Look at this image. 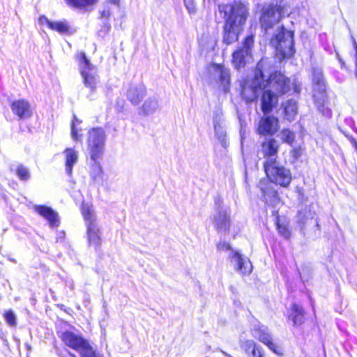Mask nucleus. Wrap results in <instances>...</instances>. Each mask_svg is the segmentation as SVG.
<instances>
[{
  "mask_svg": "<svg viewBox=\"0 0 357 357\" xmlns=\"http://www.w3.org/2000/svg\"><path fill=\"white\" fill-rule=\"evenodd\" d=\"M265 60L264 58L259 60L250 81L245 82L241 86V96L247 103L257 101L259 92L264 88L274 89L275 92L281 96L287 94L291 88L294 93L297 95L301 93V84L296 82L291 83V78L280 70L271 72L265 79L263 71Z\"/></svg>",
  "mask_w": 357,
  "mask_h": 357,
  "instance_id": "f257e3e1",
  "label": "nucleus"
},
{
  "mask_svg": "<svg viewBox=\"0 0 357 357\" xmlns=\"http://www.w3.org/2000/svg\"><path fill=\"white\" fill-rule=\"evenodd\" d=\"M248 16V9L243 3L235 2L230 6L223 25V43L229 45L238 40Z\"/></svg>",
  "mask_w": 357,
  "mask_h": 357,
  "instance_id": "f03ea898",
  "label": "nucleus"
},
{
  "mask_svg": "<svg viewBox=\"0 0 357 357\" xmlns=\"http://www.w3.org/2000/svg\"><path fill=\"white\" fill-rule=\"evenodd\" d=\"M270 45L275 49L280 61L291 59L296 52L294 31L280 26L278 33L271 38Z\"/></svg>",
  "mask_w": 357,
  "mask_h": 357,
  "instance_id": "7ed1b4c3",
  "label": "nucleus"
},
{
  "mask_svg": "<svg viewBox=\"0 0 357 357\" xmlns=\"http://www.w3.org/2000/svg\"><path fill=\"white\" fill-rule=\"evenodd\" d=\"M82 214L86 227V237L89 245L98 250L101 246L102 233L97 222L96 213L92 206L87 203H83Z\"/></svg>",
  "mask_w": 357,
  "mask_h": 357,
  "instance_id": "20e7f679",
  "label": "nucleus"
},
{
  "mask_svg": "<svg viewBox=\"0 0 357 357\" xmlns=\"http://www.w3.org/2000/svg\"><path fill=\"white\" fill-rule=\"evenodd\" d=\"M265 172L270 181L282 187L287 188L292 180L290 169L284 167L277 158H267L264 164Z\"/></svg>",
  "mask_w": 357,
  "mask_h": 357,
  "instance_id": "39448f33",
  "label": "nucleus"
},
{
  "mask_svg": "<svg viewBox=\"0 0 357 357\" xmlns=\"http://www.w3.org/2000/svg\"><path fill=\"white\" fill-rule=\"evenodd\" d=\"M61 338L66 346L79 352L82 357H98L81 333L66 331L61 334Z\"/></svg>",
  "mask_w": 357,
  "mask_h": 357,
  "instance_id": "423d86ee",
  "label": "nucleus"
},
{
  "mask_svg": "<svg viewBox=\"0 0 357 357\" xmlns=\"http://www.w3.org/2000/svg\"><path fill=\"white\" fill-rule=\"evenodd\" d=\"M285 6L282 4L271 3L261 13L259 23L264 33L273 29L284 15Z\"/></svg>",
  "mask_w": 357,
  "mask_h": 357,
  "instance_id": "0eeeda50",
  "label": "nucleus"
},
{
  "mask_svg": "<svg viewBox=\"0 0 357 357\" xmlns=\"http://www.w3.org/2000/svg\"><path fill=\"white\" fill-rule=\"evenodd\" d=\"M219 250L230 251L229 259L231 263L234 266V269L242 275H249L252 271V265L250 259L243 257L237 251L231 249L229 243L227 242H220L217 245Z\"/></svg>",
  "mask_w": 357,
  "mask_h": 357,
  "instance_id": "6e6552de",
  "label": "nucleus"
},
{
  "mask_svg": "<svg viewBox=\"0 0 357 357\" xmlns=\"http://www.w3.org/2000/svg\"><path fill=\"white\" fill-rule=\"evenodd\" d=\"M254 43V35H248L243 38L241 46L237 47V49L233 52L231 54V63L234 68L239 70L245 66L246 58L252 56Z\"/></svg>",
  "mask_w": 357,
  "mask_h": 357,
  "instance_id": "1a4fd4ad",
  "label": "nucleus"
},
{
  "mask_svg": "<svg viewBox=\"0 0 357 357\" xmlns=\"http://www.w3.org/2000/svg\"><path fill=\"white\" fill-rule=\"evenodd\" d=\"M213 220L217 230L227 231L229 229L231 224L229 208L220 200L215 202V211L213 215Z\"/></svg>",
  "mask_w": 357,
  "mask_h": 357,
  "instance_id": "9d476101",
  "label": "nucleus"
},
{
  "mask_svg": "<svg viewBox=\"0 0 357 357\" xmlns=\"http://www.w3.org/2000/svg\"><path fill=\"white\" fill-rule=\"evenodd\" d=\"M264 115L259 121L256 132L261 136H273L279 130V119L273 115Z\"/></svg>",
  "mask_w": 357,
  "mask_h": 357,
  "instance_id": "9b49d317",
  "label": "nucleus"
},
{
  "mask_svg": "<svg viewBox=\"0 0 357 357\" xmlns=\"http://www.w3.org/2000/svg\"><path fill=\"white\" fill-rule=\"evenodd\" d=\"M280 96L271 89L264 88L259 92L261 110L264 114H270L278 105Z\"/></svg>",
  "mask_w": 357,
  "mask_h": 357,
  "instance_id": "f8f14e48",
  "label": "nucleus"
},
{
  "mask_svg": "<svg viewBox=\"0 0 357 357\" xmlns=\"http://www.w3.org/2000/svg\"><path fill=\"white\" fill-rule=\"evenodd\" d=\"M87 143L91 156L101 155L105 145V137L102 132L98 128L92 129L89 132Z\"/></svg>",
  "mask_w": 357,
  "mask_h": 357,
  "instance_id": "ddd939ff",
  "label": "nucleus"
},
{
  "mask_svg": "<svg viewBox=\"0 0 357 357\" xmlns=\"http://www.w3.org/2000/svg\"><path fill=\"white\" fill-rule=\"evenodd\" d=\"M10 109L14 115L19 119H29L32 116V109L29 101L21 98L13 100L10 103Z\"/></svg>",
  "mask_w": 357,
  "mask_h": 357,
  "instance_id": "4468645a",
  "label": "nucleus"
},
{
  "mask_svg": "<svg viewBox=\"0 0 357 357\" xmlns=\"http://www.w3.org/2000/svg\"><path fill=\"white\" fill-rule=\"evenodd\" d=\"M146 95V88L143 84L138 86L130 85L126 93L127 99L133 105H139Z\"/></svg>",
  "mask_w": 357,
  "mask_h": 357,
  "instance_id": "2eb2a0df",
  "label": "nucleus"
},
{
  "mask_svg": "<svg viewBox=\"0 0 357 357\" xmlns=\"http://www.w3.org/2000/svg\"><path fill=\"white\" fill-rule=\"evenodd\" d=\"M209 66L213 68L214 73L218 74V82L225 89L230 85V70L225 67L224 63H211Z\"/></svg>",
  "mask_w": 357,
  "mask_h": 357,
  "instance_id": "dca6fc26",
  "label": "nucleus"
},
{
  "mask_svg": "<svg viewBox=\"0 0 357 357\" xmlns=\"http://www.w3.org/2000/svg\"><path fill=\"white\" fill-rule=\"evenodd\" d=\"M34 211L45 218L51 227H57L59 224L58 214L50 207L46 206H34Z\"/></svg>",
  "mask_w": 357,
  "mask_h": 357,
  "instance_id": "f3484780",
  "label": "nucleus"
},
{
  "mask_svg": "<svg viewBox=\"0 0 357 357\" xmlns=\"http://www.w3.org/2000/svg\"><path fill=\"white\" fill-rule=\"evenodd\" d=\"M261 189L267 204L273 206L274 208L281 205V201L278 192L272 185L264 186V184L261 183Z\"/></svg>",
  "mask_w": 357,
  "mask_h": 357,
  "instance_id": "a211bd4d",
  "label": "nucleus"
},
{
  "mask_svg": "<svg viewBox=\"0 0 357 357\" xmlns=\"http://www.w3.org/2000/svg\"><path fill=\"white\" fill-rule=\"evenodd\" d=\"M46 24L49 29L58 32L61 35H71L75 32L67 21L52 22L46 18Z\"/></svg>",
  "mask_w": 357,
  "mask_h": 357,
  "instance_id": "6ab92c4d",
  "label": "nucleus"
},
{
  "mask_svg": "<svg viewBox=\"0 0 357 357\" xmlns=\"http://www.w3.org/2000/svg\"><path fill=\"white\" fill-rule=\"evenodd\" d=\"M253 336L258 338L261 342L268 347L272 351H275L276 346L272 342V337L268 333V329L264 326H259L258 328H255L252 332Z\"/></svg>",
  "mask_w": 357,
  "mask_h": 357,
  "instance_id": "aec40b11",
  "label": "nucleus"
},
{
  "mask_svg": "<svg viewBox=\"0 0 357 357\" xmlns=\"http://www.w3.org/2000/svg\"><path fill=\"white\" fill-rule=\"evenodd\" d=\"M284 116L289 121L294 119L298 113L297 102L293 99H289L282 103Z\"/></svg>",
  "mask_w": 357,
  "mask_h": 357,
  "instance_id": "412c9836",
  "label": "nucleus"
},
{
  "mask_svg": "<svg viewBox=\"0 0 357 357\" xmlns=\"http://www.w3.org/2000/svg\"><path fill=\"white\" fill-rule=\"evenodd\" d=\"M71 8L87 10L98 3L99 0H64Z\"/></svg>",
  "mask_w": 357,
  "mask_h": 357,
  "instance_id": "4be33fe9",
  "label": "nucleus"
},
{
  "mask_svg": "<svg viewBox=\"0 0 357 357\" xmlns=\"http://www.w3.org/2000/svg\"><path fill=\"white\" fill-rule=\"evenodd\" d=\"M261 147L264 156H274L278 153L279 145L275 139L268 138L261 143Z\"/></svg>",
  "mask_w": 357,
  "mask_h": 357,
  "instance_id": "5701e85b",
  "label": "nucleus"
},
{
  "mask_svg": "<svg viewBox=\"0 0 357 357\" xmlns=\"http://www.w3.org/2000/svg\"><path fill=\"white\" fill-rule=\"evenodd\" d=\"M158 107V102L153 99L146 100L139 108V114L143 116L153 114Z\"/></svg>",
  "mask_w": 357,
  "mask_h": 357,
  "instance_id": "b1692460",
  "label": "nucleus"
},
{
  "mask_svg": "<svg viewBox=\"0 0 357 357\" xmlns=\"http://www.w3.org/2000/svg\"><path fill=\"white\" fill-rule=\"evenodd\" d=\"M89 70H80V74L83 78V82L86 87L90 88L91 91H95L96 89V78L93 74L89 73Z\"/></svg>",
  "mask_w": 357,
  "mask_h": 357,
  "instance_id": "393cba45",
  "label": "nucleus"
},
{
  "mask_svg": "<svg viewBox=\"0 0 357 357\" xmlns=\"http://www.w3.org/2000/svg\"><path fill=\"white\" fill-rule=\"evenodd\" d=\"M291 310L292 312L290 317L292 319L294 324L296 326L302 324L304 321V314L303 308L300 305L294 304L292 306Z\"/></svg>",
  "mask_w": 357,
  "mask_h": 357,
  "instance_id": "a878e982",
  "label": "nucleus"
},
{
  "mask_svg": "<svg viewBox=\"0 0 357 357\" xmlns=\"http://www.w3.org/2000/svg\"><path fill=\"white\" fill-rule=\"evenodd\" d=\"M75 58L79 64L82 66L80 70H91L93 69V66L91 63L90 61L87 59L86 54L83 52H78L75 55Z\"/></svg>",
  "mask_w": 357,
  "mask_h": 357,
  "instance_id": "bb28decb",
  "label": "nucleus"
},
{
  "mask_svg": "<svg viewBox=\"0 0 357 357\" xmlns=\"http://www.w3.org/2000/svg\"><path fill=\"white\" fill-rule=\"evenodd\" d=\"M281 139L283 142H286L292 145L295 140V134L289 128H283L281 130Z\"/></svg>",
  "mask_w": 357,
  "mask_h": 357,
  "instance_id": "cd10ccee",
  "label": "nucleus"
},
{
  "mask_svg": "<svg viewBox=\"0 0 357 357\" xmlns=\"http://www.w3.org/2000/svg\"><path fill=\"white\" fill-rule=\"evenodd\" d=\"M15 171L20 179L22 181H27L30 178L31 174L29 170L22 165H19Z\"/></svg>",
  "mask_w": 357,
  "mask_h": 357,
  "instance_id": "c85d7f7f",
  "label": "nucleus"
},
{
  "mask_svg": "<svg viewBox=\"0 0 357 357\" xmlns=\"http://www.w3.org/2000/svg\"><path fill=\"white\" fill-rule=\"evenodd\" d=\"M3 317L6 323L10 327H15L17 326V317L12 310L5 311L3 313Z\"/></svg>",
  "mask_w": 357,
  "mask_h": 357,
  "instance_id": "c756f323",
  "label": "nucleus"
},
{
  "mask_svg": "<svg viewBox=\"0 0 357 357\" xmlns=\"http://www.w3.org/2000/svg\"><path fill=\"white\" fill-rule=\"evenodd\" d=\"M276 225L278 232L284 238H288L290 236V232L285 225L280 223L278 217L276 218Z\"/></svg>",
  "mask_w": 357,
  "mask_h": 357,
  "instance_id": "7c9ffc66",
  "label": "nucleus"
},
{
  "mask_svg": "<svg viewBox=\"0 0 357 357\" xmlns=\"http://www.w3.org/2000/svg\"><path fill=\"white\" fill-rule=\"evenodd\" d=\"M299 220L305 224L307 219H312L314 217V212H312L310 210L307 213L305 211H301L298 213Z\"/></svg>",
  "mask_w": 357,
  "mask_h": 357,
  "instance_id": "2f4dec72",
  "label": "nucleus"
},
{
  "mask_svg": "<svg viewBox=\"0 0 357 357\" xmlns=\"http://www.w3.org/2000/svg\"><path fill=\"white\" fill-rule=\"evenodd\" d=\"M241 347L248 354H250L256 347V344L253 340H249L242 342Z\"/></svg>",
  "mask_w": 357,
  "mask_h": 357,
  "instance_id": "473e14b6",
  "label": "nucleus"
},
{
  "mask_svg": "<svg viewBox=\"0 0 357 357\" xmlns=\"http://www.w3.org/2000/svg\"><path fill=\"white\" fill-rule=\"evenodd\" d=\"M70 134L74 140H81L82 135L79 134L78 130L76 128V125L74 121H72L70 125Z\"/></svg>",
  "mask_w": 357,
  "mask_h": 357,
  "instance_id": "72a5a7b5",
  "label": "nucleus"
},
{
  "mask_svg": "<svg viewBox=\"0 0 357 357\" xmlns=\"http://www.w3.org/2000/svg\"><path fill=\"white\" fill-rule=\"evenodd\" d=\"M76 162L77 158H67L66 162V170L68 174H71L73 167Z\"/></svg>",
  "mask_w": 357,
  "mask_h": 357,
  "instance_id": "f704fd0d",
  "label": "nucleus"
},
{
  "mask_svg": "<svg viewBox=\"0 0 357 357\" xmlns=\"http://www.w3.org/2000/svg\"><path fill=\"white\" fill-rule=\"evenodd\" d=\"M303 149L299 146L292 150V156H301L303 154Z\"/></svg>",
  "mask_w": 357,
  "mask_h": 357,
  "instance_id": "c9c22d12",
  "label": "nucleus"
},
{
  "mask_svg": "<svg viewBox=\"0 0 357 357\" xmlns=\"http://www.w3.org/2000/svg\"><path fill=\"white\" fill-rule=\"evenodd\" d=\"M65 156H76L77 152L73 148H67L64 151Z\"/></svg>",
  "mask_w": 357,
  "mask_h": 357,
  "instance_id": "e433bc0d",
  "label": "nucleus"
},
{
  "mask_svg": "<svg viewBox=\"0 0 357 357\" xmlns=\"http://www.w3.org/2000/svg\"><path fill=\"white\" fill-rule=\"evenodd\" d=\"M252 357H262V354L260 350L256 347L250 353Z\"/></svg>",
  "mask_w": 357,
  "mask_h": 357,
  "instance_id": "4c0bfd02",
  "label": "nucleus"
},
{
  "mask_svg": "<svg viewBox=\"0 0 357 357\" xmlns=\"http://www.w3.org/2000/svg\"><path fill=\"white\" fill-rule=\"evenodd\" d=\"M121 0H107V2L116 6H119Z\"/></svg>",
  "mask_w": 357,
  "mask_h": 357,
  "instance_id": "58836bf2",
  "label": "nucleus"
},
{
  "mask_svg": "<svg viewBox=\"0 0 357 357\" xmlns=\"http://www.w3.org/2000/svg\"><path fill=\"white\" fill-rule=\"evenodd\" d=\"M272 213L274 215H276L278 214V210H274L272 211Z\"/></svg>",
  "mask_w": 357,
  "mask_h": 357,
  "instance_id": "ea45409f",
  "label": "nucleus"
},
{
  "mask_svg": "<svg viewBox=\"0 0 357 357\" xmlns=\"http://www.w3.org/2000/svg\"><path fill=\"white\" fill-rule=\"evenodd\" d=\"M356 66H357V45H356Z\"/></svg>",
  "mask_w": 357,
  "mask_h": 357,
  "instance_id": "a19ab883",
  "label": "nucleus"
}]
</instances>
